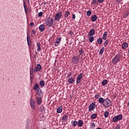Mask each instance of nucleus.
Returning a JSON list of instances; mask_svg holds the SVG:
<instances>
[{
  "instance_id": "32",
  "label": "nucleus",
  "mask_w": 129,
  "mask_h": 129,
  "mask_svg": "<svg viewBox=\"0 0 129 129\" xmlns=\"http://www.w3.org/2000/svg\"><path fill=\"white\" fill-rule=\"evenodd\" d=\"M39 86H40L38 84L36 83L35 84L34 87H33L34 90H37V89H38V88H39Z\"/></svg>"
},
{
  "instance_id": "52",
  "label": "nucleus",
  "mask_w": 129,
  "mask_h": 129,
  "mask_svg": "<svg viewBox=\"0 0 129 129\" xmlns=\"http://www.w3.org/2000/svg\"><path fill=\"white\" fill-rule=\"evenodd\" d=\"M32 79H33V78L32 77H30L31 82H32Z\"/></svg>"
},
{
  "instance_id": "49",
  "label": "nucleus",
  "mask_w": 129,
  "mask_h": 129,
  "mask_svg": "<svg viewBox=\"0 0 129 129\" xmlns=\"http://www.w3.org/2000/svg\"><path fill=\"white\" fill-rule=\"evenodd\" d=\"M79 53L80 55H81V50H79Z\"/></svg>"
},
{
  "instance_id": "13",
  "label": "nucleus",
  "mask_w": 129,
  "mask_h": 129,
  "mask_svg": "<svg viewBox=\"0 0 129 129\" xmlns=\"http://www.w3.org/2000/svg\"><path fill=\"white\" fill-rule=\"evenodd\" d=\"M61 39H62V38L61 37H58L55 42V46H56L57 47V46L59 45V43H60V42H61Z\"/></svg>"
},
{
  "instance_id": "11",
  "label": "nucleus",
  "mask_w": 129,
  "mask_h": 129,
  "mask_svg": "<svg viewBox=\"0 0 129 129\" xmlns=\"http://www.w3.org/2000/svg\"><path fill=\"white\" fill-rule=\"evenodd\" d=\"M35 103H36V102H35L33 99H31L30 105L32 108L33 109L35 108Z\"/></svg>"
},
{
  "instance_id": "36",
  "label": "nucleus",
  "mask_w": 129,
  "mask_h": 129,
  "mask_svg": "<svg viewBox=\"0 0 129 129\" xmlns=\"http://www.w3.org/2000/svg\"><path fill=\"white\" fill-rule=\"evenodd\" d=\"M103 52H104V47H102L100 50V54H103Z\"/></svg>"
},
{
  "instance_id": "2",
  "label": "nucleus",
  "mask_w": 129,
  "mask_h": 129,
  "mask_svg": "<svg viewBox=\"0 0 129 129\" xmlns=\"http://www.w3.org/2000/svg\"><path fill=\"white\" fill-rule=\"evenodd\" d=\"M45 22L47 27H52V26H53V24H54V20H53V18H51L50 17L45 19Z\"/></svg>"
},
{
  "instance_id": "44",
  "label": "nucleus",
  "mask_w": 129,
  "mask_h": 129,
  "mask_svg": "<svg viewBox=\"0 0 129 129\" xmlns=\"http://www.w3.org/2000/svg\"><path fill=\"white\" fill-rule=\"evenodd\" d=\"M103 1L104 0H98V2L100 3H103Z\"/></svg>"
},
{
  "instance_id": "30",
  "label": "nucleus",
  "mask_w": 129,
  "mask_h": 129,
  "mask_svg": "<svg viewBox=\"0 0 129 129\" xmlns=\"http://www.w3.org/2000/svg\"><path fill=\"white\" fill-rule=\"evenodd\" d=\"M69 83L72 84L74 83V79L73 78H71L69 79L68 80Z\"/></svg>"
},
{
  "instance_id": "35",
  "label": "nucleus",
  "mask_w": 129,
  "mask_h": 129,
  "mask_svg": "<svg viewBox=\"0 0 129 129\" xmlns=\"http://www.w3.org/2000/svg\"><path fill=\"white\" fill-rule=\"evenodd\" d=\"M92 5H98V2L96 0H93L92 2Z\"/></svg>"
},
{
  "instance_id": "25",
  "label": "nucleus",
  "mask_w": 129,
  "mask_h": 129,
  "mask_svg": "<svg viewBox=\"0 0 129 129\" xmlns=\"http://www.w3.org/2000/svg\"><path fill=\"white\" fill-rule=\"evenodd\" d=\"M39 85L41 86V87H44L45 86V82L44 80H41L39 82Z\"/></svg>"
},
{
  "instance_id": "27",
  "label": "nucleus",
  "mask_w": 129,
  "mask_h": 129,
  "mask_svg": "<svg viewBox=\"0 0 129 129\" xmlns=\"http://www.w3.org/2000/svg\"><path fill=\"white\" fill-rule=\"evenodd\" d=\"M97 117V113H93L91 115V118L92 119H95Z\"/></svg>"
},
{
  "instance_id": "48",
  "label": "nucleus",
  "mask_w": 129,
  "mask_h": 129,
  "mask_svg": "<svg viewBox=\"0 0 129 129\" xmlns=\"http://www.w3.org/2000/svg\"><path fill=\"white\" fill-rule=\"evenodd\" d=\"M76 17H75V14H73V19H75Z\"/></svg>"
},
{
  "instance_id": "50",
  "label": "nucleus",
  "mask_w": 129,
  "mask_h": 129,
  "mask_svg": "<svg viewBox=\"0 0 129 129\" xmlns=\"http://www.w3.org/2000/svg\"><path fill=\"white\" fill-rule=\"evenodd\" d=\"M71 77V74H70L68 75V77Z\"/></svg>"
},
{
  "instance_id": "31",
  "label": "nucleus",
  "mask_w": 129,
  "mask_h": 129,
  "mask_svg": "<svg viewBox=\"0 0 129 129\" xmlns=\"http://www.w3.org/2000/svg\"><path fill=\"white\" fill-rule=\"evenodd\" d=\"M109 114V112L106 111H105L104 113V117H105V118H107V117H108V115Z\"/></svg>"
},
{
  "instance_id": "7",
  "label": "nucleus",
  "mask_w": 129,
  "mask_h": 129,
  "mask_svg": "<svg viewBox=\"0 0 129 129\" xmlns=\"http://www.w3.org/2000/svg\"><path fill=\"white\" fill-rule=\"evenodd\" d=\"M95 108V103L93 102L89 106V111H92Z\"/></svg>"
},
{
  "instance_id": "41",
  "label": "nucleus",
  "mask_w": 129,
  "mask_h": 129,
  "mask_svg": "<svg viewBox=\"0 0 129 129\" xmlns=\"http://www.w3.org/2000/svg\"><path fill=\"white\" fill-rule=\"evenodd\" d=\"M43 16V12H40L38 13V17H42Z\"/></svg>"
},
{
  "instance_id": "15",
  "label": "nucleus",
  "mask_w": 129,
  "mask_h": 129,
  "mask_svg": "<svg viewBox=\"0 0 129 129\" xmlns=\"http://www.w3.org/2000/svg\"><path fill=\"white\" fill-rule=\"evenodd\" d=\"M40 32H44L45 30V26L44 25H40L39 27Z\"/></svg>"
},
{
  "instance_id": "43",
  "label": "nucleus",
  "mask_w": 129,
  "mask_h": 129,
  "mask_svg": "<svg viewBox=\"0 0 129 129\" xmlns=\"http://www.w3.org/2000/svg\"><path fill=\"white\" fill-rule=\"evenodd\" d=\"M115 129H120V126H119V124H117Z\"/></svg>"
},
{
  "instance_id": "42",
  "label": "nucleus",
  "mask_w": 129,
  "mask_h": 129,
  "mask_svg": "<svg viewBox=\"0 0 129 129\" xmlns=\"http://www.w3.org/2000/svg\"><path fill=\"white\" fill-rule=\"evenodd\" d=\"M122 0H116L117 4H121Z\"/></svg>"
},
{
  "instance_id": "46",
  "label": "nucleus",
  "mask_w": 129,
  "mask_h": 129,
  "mask_svg": "<svg viewBox=\"0 0 129 129\" xmlns=\"http://www.w3.org/2000/svg\"><path fill=\"white\" fill-rule=\"evenodd\" d=\"M32 33L33 34V35H35L36 34V31H35L34 30H32Z\"/></svg>"
},
{
  "instance_id": "14",
  "label": "nucleus",
  "mask_w": 129,
  "mask_h": 129,
  "mask_svg": "<svg viewBox=\"0 0 129 129\" xmlns=\"http://www.w3.org/2000/svg\"><path fill=\"white\" fill-rule=\"evenodd\" d=\"M107 34H108L107 32L106 31L104 32L102 37V40H106L107 38Z\"/></svg>"
},
{
  "instance_id": "26",
  "label": "nucleus",
  "mask_w": 129,
  "mask_h": 129,
  "mask_svg": "<svg viewBox=\"0 0 129 129\" xmlns=\"http://www.w3.org/2000/svg\"><path fill=\"white\" fill-rule=\"evenodd\" d=\"M37 47H38V48H37V51H38V52H40V51H41V43H40V42H38V43H37Z\"/></svg>"
},
{
  "instance_id": "4",
  "label": "nucleus",
  "mask_w": 129,
  "mask_h": 129,
  "mask_svg": "<svg viewBox=\"0 0 129 129\" xmlns=\"http://www.w3.org/2000/svg\"><path fill=\"white\" fill-rule=\"evenodd\" d=\"M120 61V55H116L113 59H112V63L114 65H116L118 62Z\"/></svg>"
},
{
  "instance_id": "56",
  "label": "nucleus",
  "mask_w": 129,
  "mask_h": 129,
  "mask_svg": "<svg viewBox=\"0 0 129 129\" xmlns=\"http://www.w3.org/2000/svg\"><path fill=\"white\" fill-rule=\"evenodd\" d=\"M81 78H82V76H81Z\"/></svg>"
},
{
  "instance_id": "21",
  "label": "nucleus",
  "mask_w": 129,
  "mask_h": 129,
  "mask_svg": "<svg viewBox=\"0 0 129 129\" xmlns=\"http://www.w3.org/2000/svg\"><path fill=\"white\" fill-rule=\"evenodd\" d=\"M108 83V81H107V80H104L102 82L101 84L102 85H103V86H105V85H107Z\"/></svg>"
},
{
  "instance_id": "39",
  "label": "nucleus",
  "mask_w": 129,
  "mask_h": 129,
  "mask_svg": "<svg viewBox=\"0 0 129 129\" xmlns=\"http://www.w3.org/2000/svg\"><path fill=\"white\" fill-rule=\"evenodd\" d=\"M108 43H109L108 40H106V41H105L104 42V46H107V45H108Z\"/></svg>"
},
{
  "instance_id": "33",
  "label": "nucleus",
  "mask_w": 129,
  "mask_h": 129,
  "mask_svg": "<svg viewBox=\"0 0 129 129\" xmlns=\"http://www.w3.org/2000/svg\"><path fill=\"white\" fill-rule=\"evenodd\" d=\"M97 42H98V44H99V45L102 44V39H101V38H98L97 40Z\"/></svg>"
},
{
  "instance_id": "16",
  "label": "nucleus",
  "mask_w": 129,
  "mask_h": 129,
  "mask_svg": "<svg viewBox=\"0 0 129 129\" xmlns=\"http://www.w3.org/2000/svg\"><path fill=\"white\" fill-rule=\"evenodd\" d=\"M95 33V30H94V29H92L90 30L89 35L90 36H91V37H92V36H93Z\"/></svg>"
},
{
  "instance_id": "38",
  "label": "nucleus",
  "mask_w": 129,
  "mask_h": 129,
  "mask_svg": "<svg viewBox=\"0 0 129 129\" xmlns=\"http://www.w3.org/2000/svg\"><path fill=\"white\" fill-rule=\"evenodd\" d=\"M91 15V10H88L87 12V16H88V17H90Z\"/></svg>"
},
{
  "instance_id": "29",
  "label": "nucleus",
  "mask_w": 129,
  "mask_h": 129,
  "mask_svg": "<svg viewBox=\"0 0 129 129\" xmlns=\"http://www.w3.org/2000/svg\"><path fill=\"white\" fill-rule=\"evenodd\" d=\"M98 101L99 103H102V104H103V103H104V99H103V98L102 97H100V98H99Z\"/></svg>"
},
{
  "instance_id": "1",
  "label": "nucleus",
  "mask_w": 129,
  "mask_h": 129,
  "mask_svg": "<svg viewBox=\"0 0 129 129\" xmlns=\"http://www.w3.org/2000/svg\"><path fill=\"white\" fill-rule=\"evenodd\" d=\"M33 68H34L32 67L30 70V75H32V73L40 72V71H41V69H42V66H41V64H37V66L34 69Z\"/></svg>"
},
{
  "instance_id": "28",
  "label": "nucleus",
  "mask_w": 129,
  "mask_h": 129,
  "mask_svg": "<svg viewBox=\"0 0 129 129\" xmlns=\"http://www.w3.org/2000/svg\"><path fill=\"white\" fill-rule=\"evenodd\" d=\"M27 40L28 46H31V38H30V36H27Z\"/></svg>"
},
{
  "instance_id": "47",
  "label": "nucleus",
  "mask_w": 129,
  "mask_h": 129,
  "mask_svg": "<svg viewBox=\"0 0 129 129\" xmlns=\"http://www.w3.org/2000/svg\"><path fill=\"white\" fill-rule=\"evenodd\" d=\"M44 110H45V108H44V106H42V109H41V111H44Z\"/></svg>"
},
{
  "instance_id": "3",
  "label": "nucleus",
  "mask_w": 129,
  "mask_h": 129,
  "mask_svg": "<svg viewBox=\"0 0 129 129\" xmlns=\"http://www.w3.org/2000/svg\"><path fill=\"white\" fill-rule=\"evenodd\" d=\"M103 105L104 107H105L106 108L109 107V106L111 105V101L108 98L105 99Z\"/></svg>"
},
{
  "instance_id": "34",
  "label": "nucleus",
  "mask_w": 129,
  "mask_h": 129,
  "mask_svg": "<svg viewBox=\"0 0 129 129\" xmlns=\"http://www.w3.org/2000/svg\"><path fill=\"white\" fill-rule=\"evenodd\" d=\"M94 40V37L92 36L89 38V42L90 43H92L93 42V40Z\"/></svg>"
},
{
  "instance_id": "19",
  "label": "nucleus",
  "mask_w": 129,
  "mask_h": 129,
  "mask_svg": "<svg viewBox=\"0 0 129 129\" xmlns=\"http://www.w3.org/2000/svg\"><path fill=\"white\" fill-rule=\"evenodd\" d=\"M62 109H63V107H62V106L58 107L56 110L57 113H61Z\"/></svg>"
},
{
  "instance_id": "20",
  "label": "nucleus",
  "mask_w": 129,
  "mask_h": 129,
  "mask_svg": "<svg viewBox=\"0 0 129 129\" xmlns=\"http://www.w3.org/2000/svg\"><path fill=\"white\" fill-rule=\"evenodd\" d=\"M36 102L37 103L40 105H41V102H42V100L41 99V97H38L37 99H36Z\"/></svg>"
},
{
  "instance_id": "6",
  "label": "nucleus",
  "mask_w": 129,
  "mask_h": 129,
  "mask_svg": "<svg viewBox=\"0 0 129 129\" xmlns=\"http://www.w3.org/2000/svg\"><path fill=\"white\" fill-rule=\"evenodd\" d=\"M121 119H122V114H119L114 116L112 120L113 122H116L117 120H121Z\"/></svg>"
},
{
  "instance_id": "10",
  "label": "nucleus",
  "mask_w": 129,
  "mask_h": 129,
  "mask_svg": "<svg viewBox=\"0 0 129 129\" xmlns=\"http://www.w3.org/2000/svg\"><path fill=\"white\" fill-rule=\"evenodd\" d=\"M128 47V43L126 42H123L122 44V49L123 50H125V49H127Z\"/></svg>"
},
{
  "instance_id": "17",
  "label": "nucleus",
  "mask_w": 129,
  "mask_h": 129,
  "mask_svg": "<svg viewBox=\"0 0 129 129\" xmlns=\"http://www.w3.org/2000/svg\"><path fill=\"white\" fill-rule=\"evenodd\" d=\"M23 5H24V7L25 14H28V8L27 7V4H26L25 2H23Z\"/></svg>"
},
{
  "instance_id": "12",
  "label": "nucleus",
  "mask_w": 129,
  "mask_h": 129,
  "mask_svg": "<svg viewBox=\"0 0 129 129\" xmlns=\"http://www.w3.org/2000/svg\"><path fill=\"white\" fill-rule=\"evenodd\" d=\"M80 82H81V74H80L77 78V84H79Z\"/></svg>"
},
{
  "instance_id": "45",
  "label": "nucleus",
  "mask_w": 129,
  "mask_h": 129,
  "mask_svg": "<svg viewBox=\"0 0 129 129\" xmlns=\"http://www.w3.org/2000/svg\"><path fill=\"white\" fill-rule=\"evenodd\" d=\"M30 26H31V27H34V23H33V22L31 23Z\"/></svg>"
},
{
  "instance_id": "18",
  "label": "nucleus",
  "mask_w": 129,
  "mask_h": 129,
  "mask_svg": "<svg viewBox=\"0 0 129 129\" xmlns=\"http://www.w3.org/2000/svg\"><path fill=\"white\" fill-rule=\"evenodd\" d=\"M92 22H96L97 20V16L95 15H93L91 18Z\"/></svg>"
},
{
  "instance_id": "53",
  "label": "nucleus",
  "mask_w": 129,
  "mask_h": 129,
  "mask_svg": "<svg viewBox=\"0 0 129 129\" xmlns=\"http://www.w3.org/2000/svg\"><path fill=\"white\" fill-rule=\"evenodd\" d=\"M34 58H36V57H37V55H34Z\"/></svg>"
},
{
  "instance_id": "24",
  "label": "nucleus",
  "mask_w": 129,
  "mask_h": 129,
  "mask_svg": "<svg viewBox=\"0 0 129 129\" xmlns=\"http://www.w3.org/2000/svg\"><path fill=\"white\" fill-rule=\"evenodd\" d=\"M70 16V12L69 11H67L64 13V18H68Z\"/></svg>"
},
{
  "instance_id": "54",
  "label": "nucleus",
  "mask_w": 129,
  "mask_h": 129,
  "mask_svg": "<svg viewBox=\"0 0 129 129\" xmlns=\"http://www.w3.org/2000/svg\"><path fill=\"white\" fill-rule=\"evenodd\" d=\"M81 53H84L83 50L82 49L81 50Z\"/></svg>"
},
{
  "instance_id": "51",
  "label": "nucleus",
  "mask_w": 129,
  "mask_h": 129,
  "mask_svg": "<svg viewBox=\"0 0 129 129\" xmlns=\"http://www.w3.org/2000/svg\"><path fill=\"white\" fill-rule=\"evenodd\" d=\"M83 125V121H81V126Z\"/></svg>"
},
{
  "instance_id": "8",
  "label": "nucleus",
  "mask_w": 129,
  "mask_h": 129,
  "mask_svg": "<svg viewBox=\"0 0 129 129\" xmlns=\"http://www.w3.org/2000/svg\"><path fill=\"white\" fill-rule=\"evenodd\" d=\"M72 61L74 64H76L78 63V61H79V58L78 56H74L72 59Z\"/></svg>"
},
{
  "instance_id": "23",
  "label": "nucleus",
  "mask_w": 129,
  "mask_h": 129,
  "mask_svg": "<svg viewBox=\"0 0 129 129\" xmlns=\"http://www.w3.org/2000/svg\"><path fill=\"white\" fill-rule=\"evenodd\" d=\"M67 119H68V116H67V115H64L62 116V122L66 121V120H67Z\"/></svg>"
},
{
  "instance_id": "55",
  "label": "nucleus",
  "mask_w": 129,
  "mask_h": 129,
  "mask_svg": "<svg viewBox=\"0 0 129 129\" xmlns=\"http://www.w3.org/2000/svg\"><path fill=\"white\" fill-rule=\"evenodd\" d=\"M127 52H128V54H129V49H128Z\"/></svg>"
},
{
  "instance_id": "40",
  "label": "nucleus",
  "mask_w": 129,
  "mask_h": 129,
  "mask_svg": "<svg viewBox=\"0 0 129 129\" xmlns=\"http://www.w3.org/2000/svg\"><path fill=\"white\" fill-rule=\"evenodd\" d=\"M99 97H100V95H99V94H96L95 95V99H98V98H99Z\"/></svg>"
},
{
  "instance_id": "5",
  "label": "nucleus",
  "mask_w": 129,
  "mask_h": 129,
  "mask_svg": "<svg viewBox=\"0 0 129 129\" xmlns=\"http://www.w3.org/2000/svg\"><path fill=\"white\" fill-rule=\"evenodd\" d=\"M62 17V12H58L56 13L55 15L54 16V21H60V19Z\"/></svg>"
},
{
  "instance_id": "37",
  "label": "nucleus",
  "mask_w": 129,
  "mask_h": 129,
  "mask_svg": "<svg viewBox=\"0 0 129 129\" xmlns=\"http://www.w3.org/2000/svg\"><path fill=\"white\" fill-rule=\"evenodd\" d=\"M90 127H91V128H94V127H95V123L93 122V123H91Z\"/></svg>"
},
{
  "instance_id": "22",
  "label": "nucleus",
  "mask_w": 129,
  "mask_h": 129,
  "mask_svg": "<svg viewBox=\"0 0 129 129\" xmlns=\"http://www.w3.org/2000/svg\"><path fill=\"white\" fill-rule=\"evenodd\" d=\"M37 95H38V96H42V90H41V88L37 89Z\"/></svg>"
},
{
  "instance_id": "9",
  "label": "nucleus",
  "mask_w": 129,
  "mask_h": 129,
  "mask_svg": "<svg viewBox=\"0 0 129 129\" xmlns=\"http://www.w3.org/2000/svg\"><path fill=\"white\" fill-rule=\"evenodd\" d=\"M77 124L78 127H79V126H81V120H79L78 122H77V121H74L73 122V126H76Z\"/></svg>"
}]
</instances>
